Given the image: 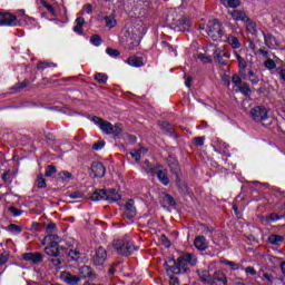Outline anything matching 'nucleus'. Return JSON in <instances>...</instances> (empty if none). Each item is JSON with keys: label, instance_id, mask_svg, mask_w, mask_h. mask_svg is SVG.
Returning <instances> with one entry per match:
<instances>
[{"label": "nucleus", "instance_id": "1", "mask_svg": "<svg viewBox=\"0 0 285 285\" xmlns=\"http://www.w3.org/2000/svg\"><path fill=\"white\" fill-rule=\"evenodd\" d=\"M60 242L61 238H59V235H47L42 239V246H46L45 253L49 255V257H62L63 253L70 248V245H59Z\"/></svg>", "mask_w": 285, "mask_h": 285}, {"label": "nucleus", "instance_id": "2", "mask_svg": "<svg viewBox=\"0 0 285 285\" xmlns=\"http://www.w3.org/2000/svg\"><path fill=\"white\" fill-rule=\"evenodd\" d=\"M167 23L178 32H188L193 26V22L188 17L177 14V9H171L169 11L167 14Z\"/></svg>", "mask_w": 285, "mask_h": 285}, {"label": "nucleus", "instance_id": "3", "mask_svg": "<svg viewBox=\"0 0 285 285\" xmlns=\"http://www.w3.org/2000/svg\"><path fill=\"white\" fill-rule=\"evenodd\" d=\"M91 121L100 128L104 135H112L115 139L124 132V125L121 124L112 125L110 121L104 120V118L97 116L92 117Z\"/></svg>", "mask_w": 285, "mask_h": 285}, {"label": "nucleus", "instance_id": "4", "mask_svg": "<svg viewBox=\"0 0 285 285\" xmlns=\"http://www.w3.org/2000/svg\"><path fill=\"white\" fill-rule=\"evenodd\" d=\"M112 248L117 255H122V257H128L129 255H132L134 250H137L135 243L128 238L115 239Z\"/></svg>", "mask_w": 285, "mask_h": 285}, {"label": "nucleus", "instance_id": "5", "mask_svg": "<svg viewBox=\"0 0 285 285\" xmlns=\"http://www.w3.org/2000/svg\"><path fill=\"white\" fill-rule=\"evenodd\" d=\"M197 264V257L193 254H184L181 255L176 266L171 267V271L175 275H179V273H188V266H195Z\"/></svg>", "mask_w": 285, "mask_h": 285}, {"label": "nucleus", "instance_id": "6", "mask_svg": "<svg viewBox=\"0 0 285 285\" xmlns=\"http://www.w3.org/2000/svg\"><path fill=\"white\" fill-rule=\"evenodd\" d=\"M199 30H205L206 35L213 39V41H219L224 37V31L222 30V23L219 20H210L207 24H200Z\"/></svg>", "mask_w": 285, "mask_h": 285}, {"label": "nucleus", "instance_id": "7", "mask_svg": "<svg viewBox=\"0 0 285 285\" xmlns=\"http://www.w3.org/2000/svg\"><path fill=\"white\" fill-rule=\"evenodd\" d=\"M121 40L122 43H126V48L128 50H135L137 46H139V36L137 33H132V29H122L121 31Z\"/></svg>", "mask_w": 285, "mask_h": 285}, {"label": "nucleus", "instance_id": "8", "mask_svg": "<svg viewBox=\"0 0 285 285\" xmlns=\"http://www.w3.org/2000/svg\"><path fill=\"white\" fill-rule=\"evenodd\" d=\"M78 275L77 276H72V284H79L80 279H90V282H95V279H97V274H95V272L92 271L91 266L88 265H82L78 268Z\"/></svg>", "mask_w": 285, "mask_h": 285}, {"label": "nucleus", "instance_id": "9", "mask_svg": "<svg viewBox=\"0 0 285 285\" xmlns=\"http://www.w3.org/2000/svg\"><path fill=\"white\" fill-rule=\"evenodd\" d=\"M249 115L254 121H259L261 124L268 121V110H266L264 106H256L252 108Z\"/></svg>", "mask_w": 285, "mask_h": 285}, {"label": "nucleus", "instance_id": "10", "mask_svg": "<svg viewBox=\"0 0 285 285\" xmlns=\"http://www.w3.org/2000/svg\"><path fill=\"white\" fill-rule=\"evenodd\" d=\"M155 3H157V0H139L135 7V12H138V17H145Z\"/></svg>", "mask_w": 285, "mask_h": 285}, {"label": "nucleus", "instance_id": "11", "mask_svg": "<svg viewBox=\"0 0 285 285\" xmlns=\"http://www.w3.org/2000/svg\"><path fill=\"white\" fill-rule=\"evenodd\" d=\"M230 59V53L226 52L225 47H217L214 49V60L217 61V63H220V66H226V60Z\"/></svg>", "mask_w": 285, "mask_h": 285}, {"label": "nucleus", "instance_id": "12", "mask_svg": "<svg viewBox=\"0 0 285 285\" xmlns=\"http://www.w3.org/2000/svg\"><path fill=\"white\" fill-rule=\"evenodd\" d=\"M106 259H108V253L106 252V248L98 247L92 258L94 266H104V264H106Z\"/></svg>", "mask_w": 285, "mask_h": 285}, {"label": "nucleus", "instance_id": "13", "mask_svg": "<svg viewBox=\"0 0 285 285\" xmlns=\"http://www.w3.org/2000/svg\"><path fill=\"white\" fill-rule=\"evenodd\" d=\"M90 177L97 179V177H104L106 175V167L102 163L94 161L90 167Z\"/></svg>", "mask_w": 285, "mask_h": 285}, {"label": "nucleus", "instance_id": "14", "mask_svg": "<svg viewBox=\"0 0 285 285\" xmlns=\"http://www.w3.org/2000/svg\"><path fill=\"white\" fill-rule=\"evenodd\" d=\"M149 173H151L153 176L158 177L163 186H168L170 184V179L168 178V175L164 170L151 167L149 168Z\"/></svg>", "mask_w": 285, "mask_h": 285}, {"label": "nucleus", "instance_id": "15", "mask_svg": "<svg viewBox=\"0 0 285 285\" xmlns=\"http://www.w3.org/2000/svg\"><path fill=\"white\" fill-rule=\"evenodd\" d=\"M0 26H17V16L0 12Z\"/></svg>", "mask_w": 285, "mask_h": 285}, {"label": "nucleus", "instance_id": "16", "mask_svg": "<svg viewBox=\"0 0 285 285\" xmlns=\"http://www.w3.org/2000/svg\"><path fill=\"white\" fill-rule=\"evenodd\" d=\"M168 164H169V168L171 170V173L174 175H176V184L178 186V188L181 187V178H179V163H177V160L173 159V158H169L168 160Z\"/></svg>", "mask_w": 285, "mask_h": 285}, {"label": "nucleus", "instance_id": "17", "mask_svg": "<svg viewBox=\"0 0 285 285\" xmlns=\"http://www.w3.org/2000/svg\"><path fill=\"white\" fill-rule=\"evenodd\" d=\"M24 262H31L32 264H41L43 262V254L41 253H27L23 255Z\"/></svg>", "mask_w": 285, "mask_h": 285}, {"label": "nucleus", "instance_id": "18", "mask_svg": "<svg viewBox=\"0 0 285 285\" xmlns=\"http://www.w3.org/2000/svg\"><path fill=\"white\" fill-rule=\"evenodd\" d=\"M227 285L228 284V278L226 277V274L224 272H215L214 276H212V285Z\"/></svg>", "mask_w": 285, "mask_h": 285}, {"label": "nucleus", "instance_id": "19", "mask_svg": "<svg viewBox=\"0 0 285 285\" xmlns=\"http://www.w3.org/2000/svg\"><path fill=\"white\" fill-rule=\"evenodd\" d=\"M125 208H126L125 216L127 217V219H132V217H135V215H137V208L135 207V200H132V199L127 200Z\"/></svg>", "mask_w": 285, "mask_h": 285}, {"label": "nucleus", "instance_id": "20", "mask_svg": "<svg viewBox=\"0 0 285 285\" xmlns=\"http://www.w3.org/2000/svg\"><path fill=\"white\" fill-rule=\"evenodd\" d=\"M126 63L128 66H131V68H141L144 67V58L137 57V56H131L126 60Z\"/></svg>", "mask_w": 285, "mask_h": 285}, {"label": "nucleus", "instance_id": "21", "mask_svg": "<svg viewBox=\"0 0 285 285\" xmlns=\"http://www.w3.org/2000/svg\"><path fill=\"white\" fill-rule=\"evenodd\" d=\"M28 26V23H35V19L26 16V11H19L17 16V24Z\"/></svg>", "mask_w": 285, "mask_h": 285}, {"label": "nucleus", "instance_id": "22", "mask_svg": "<svg viewBox=\"0 0 285 285\" xmlns=\"http://www.w3.org/2000/svg\"><path fill=\"white\" fill-rule=\"evenodd\" d=\"M234 21H242V23H245V21H248V16L245 11L242 10H234L229 13Z\"/></svg>", "mask_w": 285, "mask_h": 285}, {"label": "nucleus", "instance_id": "23", "mask_svg": "<svg viewBox=\"0 0 285 285\" xmlns=\"http://www.w3.org/2000/svg\"><path fill=\"white\" fill-rule=\"evenodd\" d=\"M195 248L197 250H206L208 248V240L204 236H197L194 240Z\"/></svg>", "mask_w": 285, "mask_h": 285}, {"label": "nucleus", "instance_id": "24", "mask_svg": "<svg viewBox=\"0 0 285 285\" xmlns=\"http://www.w3.org/2000/svg\"><path fill=\"white\" fill-rule=\"evenodd\" d=\"M106 202H109V204H112L114 202H119L121 199V195L117 193V189L112 188L109 190H106Z\"/></svg>", "mask_w": 285, "mask_h": 285}, {"label": "nucleus", "instance_id": "25", "mask_svg": "<svg viewBox=\"0 0 285 285\" xmlns=\"http://www.w3.org/2000/svg\"><path fill=\"white\" fill-rule=\"evenodd\" d=\"M226 42L228 43V46H230V48H233V50H239V48H242V42H239V39L235 36H227Z\"/></svg>", "mask_w": 285, "mask_h": 285}, {"label": "nucleus", "instance_id": "26", "mask_svg": "<svg viewBox=\"0 0 285 285\" xmlns=\"http://www.w3.org/2000/svg\"><path fill=\"white\" fill-rule=\"evenodd\" d=\"M76 26L73 27V32H76V35H83V24L86 23V20L83 19V17H79L76 19L75 21Z\"/></svg>", "mask_w": 285, "mask_h": 285}, {"label": "nucleus", "instance_id": "27", "mask_svg": "<svg viewBox=\"0 0 285 285\" xmlns=\"http://www.w3.org/2000/svg\"><path fill=\"white\" fill-rule=\"evenodd\" d=\"M198 277L204 284L213 285V276H210L208 271L198 272Z\"/></svg>", "mask_w": 285, "mask_h": 285}, {"label": "nucleus", "instance_id": "28", "mask_svg": "<svg viewBox=\"0 0 285 285\" xmlns=\"http://www.w3.org/2000/svg\"><path fill=\"white\" fill-rule=\"evenodd\" d=\"M264 39L265 46H267V48H277V46H279V41H277V38L273 35H267L264 37Z\"/></svg>", "mask_w": 285, "mask_h": 285}, {"label": "nucleus", "instance_id": "29", "mask_svg": "<svg viewBox=\"0 0 285 285\" xmlns=\"http://www.w3.org/2000/svg\"><path fill=\"white\" fill-rule=\"evenodd\" d=\"M4 230H7V233H10V235H21L23 227L19 225L10 224L4 228Z\"/></svg>", "mask_w": 285, "mask_h": 285}, {"label": "nucleus", "instance_id": "30", "mask_svg": "<svg viewBox=\"0 0 285 285\" xmlns=\"http://www.w3.org/2000/svg\"><path fill=\"white\" fill-rule=\"evenodd\" d=\"M106 189H99V190H96L90 199L91 202H101V200H106Z\"/></svg>", "mask_w": 285, "mask_h": 285}, {"label": "nucleus", "instance_id": "31", "mask_svg": "<svg viewBox=\"0 0 285 285\" xmlns=\"http://www.w3.org/2000/svg\"><path fill=\"white\" fill-rule=\"evenodd\" d=\"M268 242L273 245V246H281L284 243V236L282 235H277V234H272L268 237Z\"/></svg>", "mask_w": 285, "mask_h": 285}, {"label": "nucleus", "instance_id": "32", "mask_svg": "<svg viewBox=\"0 0 285 285\" xmlns=\"http://www.w3.org/2000/svg\"><path fill=\"white\" fill-rule=\"evenodd\" d=\"M234 56L238 61V70L242 75L246 70V60L244 59V57H240V55L237 51H234Z\"/></svg>", "mask_w": 285, "mask_h": 285}, {"label": "nucleus", "instance_id": "33", "mask_svg": "<svg viewBox=\"0 0 285 285\" xmlns=\"http://www.w3.org/2000/svg\"><path fill=\"white\" fill-rule=\"evenodd\" d=\"M228 148H230L228 144L220 142L219 147L216 149V153H219L220 155H225L226 157H230V153H228Z\"/></svg>", "mask_w": 285, "mask_h": 285}, {"label": "nucleus", "instance_id": "34", "mask_svg": "<svg viewBox=\"0 0 285 285\" xmlns=\"http://www.w3.org/2000/svg\"><path fill=\"white\" fill-rule=\"evenodd\" d=\"M244 23H246V28L248 32H250L252 35H255V32H257V23L250 20V18H248V20L245 21Z\"/></svg>", "mask_w": 285, "mask_h": 285}, {"label": "nucleus", "instance_id": "35", "mask_svg": "<svg viewBox=\"0 0 285 285\" xmlns=\"http://www.w3.org/2000/svg\"><path fill=\"white\" fill-rule=\"evenodd\" d=\"M222 3L225 4L226 8H239V6H242L239 0H222Z\"/></svg>", "mask_w": 285, "mask_h": 285}, {"label": "nucleus", "instance_id": "36", "mask_svg": "<svg viewBox=\"0 0 285 285\" xmlns=\"http://www.w3.org/2000/svg\"><path fill=\"white\" fill-rule=\"evenodd\" d=\"M115 26H117V20L114 17L109 16L105 18V27L108 28V30H112Z\"/></svg>", "mask_w": 285, "mask_h": 285}, {"label": "nucleus", "instance_id": "37", "mask_svg": "<svg viewBox=\"0 0 285 285\" xmlns=\"http://www.w3.org/2000/svg\"><path fill=\"white\" fill-rule=\"evenodd\" d=\"M95 81L98 83H107L108 82V75L98 72L94 77Z\"/></svg>", "mask_w": 285, "mask_h": 285}, {"label": "nucleus", "instance_id": "38", "mask_svg": "<svg viewBox=\"0 0 285 285\" xmlns=\"http://www.w3.org/2000/svg\"><path fill=\"white\" fill-rule=\"evenodd\" d=\"M248 79L253 86H257V83H259V76L253 70L248 71Z\"/></svg>", "mask_w": 285, "mask_h": 285}, {"label": "nucleus", "instance_id": "39", "mask_svg": "<svg viewBox=\"0 0 285 285\" xmlns=\"http://www.w3.org/2000/svg\"><path fill=\"white\" fill-rule=\"evenodd\" d=\"M59 229H57V225L55 223H49L46 227L47 235H57Z\"/></svg>", "mask_w": 285, "mask_h": 285}, {"label": "nucleus", "instance_id": "40", "mask_svg": "<svg viewBox=\"0 0 285 285\" xmlns=\"http://www.w3.org/2000/svg\"><path fill=\"white\" fill-rule=\"evenodd\" d=\"M279 219H284V217H282V216H279V215H277V214H275V213H273V214H271L269 216H266L265 218H263V224L266 222V223H268V222H279Z\"/></svg>", "mask_w": 285, "mask_h": 285}, {"label": "nucleus", "instance_id": "41", "mask_svg": "<svg viewBox=\"0 0 285 285\" xmlns=\"http://www.w3.org/2000/svg\"><path fill=\"white\" fill-rule=\"evenodd\" d=\"M72 261L81 262V264H86V262H88V258L86 256H81V254L79 252L73 250Z\"/></svg>", "mask_w": 285, "mask_h": 285}, {"label": "nucleus", "instance_id": "42", "mask_svg": "<svg viewBox=\"0 0 285 285\" xmlns=\"http://www.w3.org/2000/svg\"><path fill=\"white\" fill-rule=\"evenodd\" d=\"M60 278L62 282H65V284H72V274L68 272H62L60 274Z\"/></svg>", "mask_w": 285, "mask_h": 285}, {"label": "nucleus", "instance_id": "43", "mask_svg": "<svg viewBox=\"0 0 285 285\" xmlns=\"http://www.w3.org/2000/svg\"><path fill=\"white\" fill-rule=\"evenodd\" d=\"M238 90L243 94V95H250V87L248 86L247 82H243L240 86L237 87Z\"/></svg>", "mask_w": 285, "mask_h": 285}, {"label": "nucleus", "instance_id": "44", "mask_svg": "<svg viewBox=\"0 0 285 285\" xmlns=\"http://www.w3.org/2000/svg\"><path fill=\"white\" fill-rule=\"evenodd\" d=\"M264 66L267 68V70H275L277 68L275 60L271 58H267V60L264 62Z\"/></svg>", "mask_w": 285, "mask_h": 285}, {"label": "nucleus", "instance_id": "45", "mask_svg": "<svg viewBox=\"0 0 285 285\" xmlns=\"http://www.w3.org/2000/svg\"><path fill=\"white\" fill-rule=\"evenodd\" d=\"M46 68H57V65L52 62H40L37 65L38 70H46Z\"/></svg>", "mask_w": 285, "mask_h": 285}, {"label": "nucleus", "instance_id": "46", "mask_svg": "<svg viewBox=\"0 0 285 285\" xmlns=\"http://www.w3.org/2000/svg\"><path fill=\"white\" fill-rule=\"evenodd\" d=\"M55 173H57V167H55L53 165H49L46 169L45 177H52Z\"/></svg>", "mask_w": 285, "mask_h": 285}, {"label": "nucleus", "instance_id": "47", "mask_svg": "<svg viewBox=\"0 0 285 285\" xmlns=\"http://www.w3.org/2000/svg\"><path fill=\"white\" fill-rule=\"evenodd\" d=\"M163 199L165 202V204H168L169 206H175V198H173V196L168 195V194H164Z\"/></svg>", "mask_w": 285, "mask_h": 285}, {"label": "nucleus", "instance_id": "48", "mask_svg": "<svg viewBox=\"0 0 285 285\" xmlns=\"http://www.w3.org/2000/svg\"><path fill=\"white\" fill-rule=\"evenodd\" d=\"M232 82L236 88H238L244 81H242V78L239 77V75H234L232 77Z\"/></svg>", "mask_w": 285, "mask_h": 285}, {"label": "nucleus", "instance_id": "49", "mask_svg": "<svg viewBox=\"0 0 285 285\" xmlns=\"http://www.w3.org/2000/svg\"><path fill=\"white\" fill-rule=\"evenodd\" d=\"M104 146H106V141L98 140L97 142H95L92 145V149L99 151V150H101L104 148Z\"/></svg>", "mask_w": 285, "mask_h": 285}, {"label": "nucleus", "instance_id": "50", "mask_svg": "<svg viewBox=\"0 0 285 285\" xmlns=\"http://www.w3.org/2000/svg\"><path fill=\"white\" fill-rule=\"evenodd\" d=\"M106 52H107V55H109V57H119L121 55V52H119V50L112 49V48H107Z\"/></svg>", "mask_w": 285, "mask_h": 285}, {"label": "nucleus", "instance_id": "51", "mask_svg": "<svg viewBox=\"0 0 285 285\" xmlns=\"http://www.w3.org/2000/svg\"><path fill=\"white\" fill-rule=\"evenodd\" d=\"M224 264L226 266H230L232 271H239V264H237L233 261H225Z\"/></svg>", "mask_w": 285, "mask_h": 285}, {"label": "nucleus", "instance_id": "52", "mask_svg": "<svg viewBox=\"0 0 285 285\" xmlns=\"http://www.w3.org/2000/svg\"><path fill=\"white\" fill-rule=\"evenodd\" d=\"M258 55H259V57H263V59H269L271 58V53L265 48L258 49Z\"/></svg>", "mask_w": 285, "mask_h": 285}, {"label": "nucleus", "instance_id": "53", "mask_svg": "<svg viewBox=\"0 0 285 285\" xmlns=\"http://www.w3.org/2000/svg\"><path fill=\"white\" fill-rule=\"evenodd\" d=\"M90 41L94 46H99L101 43V37L99 35H94L91 36Z\"/></svg>", "mask_w": 285, "mask_h": 285}, {"label": "nucleus", "instance_id": "54", "mask_svg": "<svg viewBox=\"0 0 285 285\" xmlns=\"http://www.w3.org/2000/svg\"><path fill=\"white\" fill-rule=\"evenodd\" d=\"M37 186L38 188H46V179L43 178V175L38 176Z\"/></svg>", "mask_w": 285, "mask_h": 285}, {"label": "nucleus", "instance_id": "55", "mask_svg": "<svg viewBox=\"0 0 285 285\" xmlns=\"http://www.w3.org/2000/svg\"><path fill=\"white\" fill-rule=\"evenodd\" d=\"M82 14H92V4L87 3L82 7Z\"/></svg>", "mask_w": 285, "mask_h": 285}, {"label": "nucleus", "instance_id": "56", "mask_svg": "<svg viewBox=\"0 0 285 285\" xmlns=\"http://www.w3.org/2000/svg\"><path fill=\"white\" fill-rule=\"evenodd\" d=\"M129 155H131L132 159H135L136 161L141 160V151L139 150H132L131 153H129Z\"/></svg>", "mask_w": 285, "mask_h": 285}, {"label": "nucleus", "instance_id": "57", "mask_svg": "<svg viewBox=\"0 0 285 285\" xmlns=\"http://www.w3.org/2000/svg\"><path fill=\"white\" fill-rule=\"evenodd\" d=\"M70 177H72V175L69 171L63 170L59 173V178L63 181H66V179H70Z\"/></svg>", "mask_w": 285, "mask_h": 285}, {"label": "nucleus", "instance_id": "58", "mask_svg": "<svg viewBox=\"0 0 285 285\" xmlns=\"http://www.w3.org/2000/svg\"><path fill=\"white\" fill-rule=\"evenodd\" d=\"M160 128L165 130V132H173V127L168 122H161Z\"/></svg>", "mask_w": 285, "mask_h": 285}, {"label": "nucleus", "instance_id": "59", "mask_svg": "<svg viewBox=\"0 0 285 285\" xmlns=\"http://www.w3.org/2000/svg\"><path fill=\"white\" fill-rule=\"evenodd\" d=\"M198 59H200V61H202L203 63H210V61H212L210 57L205 56L204 53H199V55H198Z\"/></svg>", "mask_w": 285, "mask_h": 285}, {"label": "nucleus", "instance_id": "60", "mask_svg": "<svg viewBox=\"0 0 285 285\" xmlns=\"http://www.w3.org/2000/svg\"><path fill=\"white\" fill-rule=\"evenodd\" d=\"M8 210L11 213V215H13V217H19L21 215V210L16 207H9Z\"/></svg>", "mask_w": 285, "mask_h": 285}, {"label": "nucleus", "instance_id": "61", "mask_svg": "<svg viewBox=\"0 0 285 285\" xmlns=\"http://www.w3.org/2000/svg\"><path fill=\"white\" fill-rule=\"evenodd\" d=\"M161 46H163V48L165 49V50H168L169 52H176L175 51V48H173V46H170L168 42H166V41H163L161 42Z\"/></svg>", "mask_w": 285, "mask_h": 285}, {"label": "nucleus", "instance_id": "62", "mask_svg": "<svg viewBox=\"0 0 285 285\" xmlns=\"http://www.w3.org/2000/svg\"><path fill=\"white\" fill-rule=\"evenodd\" d=\"M11 179V173L10 170H7L2 174V181H4V184H7V181H10Z\"/></svg>", "mask_w": 285, "mask_h": 285}, {"label": "nucleus", "instance_id": "63", "mask_svg": "<svg viewBox=\"0 0 285 285\" xmlns=\"http://www.w3.org/2000/svg\"><path fill=\"white\" fill-rule=\"evenodd\" d=\"M245 273H248V275H257V271H255V267L248 266L244 268Z\"/></svg>", "mask_w": 285, "mask_h": 285}, {"label": "nucleus", "instance_id": "64", "mask_svg": "<svg viewBox=\"0 0 285 285\" xmlns=\"http://www.w3.org/2000/svg\"><path fill=\"white\" fill-rule=\"evenodd\" d=\"M277 70L281 79L285 82V67H279Z\"/></svg>", "mask_w": 285, "mask_h": 285}]
</instances>
